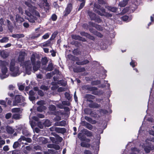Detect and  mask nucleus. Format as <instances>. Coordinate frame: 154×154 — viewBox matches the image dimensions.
I'll list each match as a JSON object with an SVG mask.
<instances>
[{
  "mask_svg": "<svg viewBox=\"0 0 154 154\" xmlns=\"http://www.w3.org/2000/svg\"><path fill=\"white\" fill-rule=\"evenodd\" d=\"M37 104L39 106H44L45 104V102L42 100H39L37 102Z\"/></svg>",
  "mask_w": 154,
  "mask_h": 154,
  "instance_id": "6e6d98bb",
  "label": "nucleus"
},
{
  "mask_svg": "<svg viewBox=\"0 0 154 154\" xmlns=\"http://www.w3.org/2000/svg\"><path fill=\"white\" fill-rule=\"evenodd\" d=\"M52 114L53 115L56 116H60L62 115V113L60 111H54L53 112Z\"/></svg>",
  "mask_w": 154,
  "mask_h": 154,
  "instance_id": "a18cd8bd",
  "label": "nucleus"
},
{
  "mask_svg": "<svg viewBox=\"0 0 154 154\" xmlns=\"http://www.w3.org/2000/svg\"><path fill=\"white\" fill-rule=\"evenodd\" d=\"M56 137V141H55V142H53L57 143V141L61 143L63 140L62 138L60 136L58 135L57 134H56L55 136Z\"/></svg>",
  "mask_w": 154,
  "mask_h": 154,
  "instance_id": "bb28decb",
  "label": "nucleus"
},
{
  "mask_svg": "<svg viewBox=\"0 0 154 154\" xmlns=\"http://www.w3.org/2000/svg\"><path fill=\"white\" fill-rule=\"evenodd\" d=\"M67 57L69 60L73 61H76L77 62H79L80 60L78 57L71 54H68L67 55Z\"/></svg>",
  "mask_w": 154,
  "mask_h": 154,
  "instance_id": "9d476101",
  "label": "nucleus"
},
{
  "mask_svg": "<svg viewBox=\"0 0 154 154\" xmlns=\"http://www.w3.org/2000/svg\"><path fill=\"white\" fill-rule=\"evenodd\" d=\"M99 111L100 114V116L104 115L106 114V109H100Z\"/></svg>",
  "mask_w": 154,
  "mask_h": 154,
  "instance_id": "603ef678",
  "label": "nucleus"
},
{
  "mask_svg": "<svg viewBox=\"0 0 154 154\" xmlns=\"http://www.w3.org/2000/svg\"><path fill=\"white\" fill-rule=\"evenodd\" d=\"M82 2L80 4L78 8V11H79L82 9L85 5V1H84Z\"/></svg>",
  "mask_w": 154,
  "mask_h": 154,
  "instance_id": "ea45409f",
  "label": "nucleus"
},
{
  "mask_svg": "<svg viewBox=\"0 0 154 154\" xmlns=\"http://www.w3.org/2000/svg\"><path fill=\"white\" fill-rule=\"evenodd\" d=\"M129 10V8H126L124 9L122 11V12L120 13L119 14H122L126 13Z\"/></svg>",
  "mask_w": 154,
  "mask_h": 154,
  "instance_id": "052dcab7",
  "label": "nucleus"
},
{
  "mask_svg": "<svg viewBox=\"0 0 154 154\" xmlns=\"http://www.w3.org/2000/svg\"><path fill=\"white\" fill-rule=\"evenodd\" d=\"M85 134L87 136V137H91L92 136V134L91 132L90 131H89L87 130H86L85 131Z\"/></svg>",
  "mask_w": 154,
  "mask_h": 154,
  "instance_id": "c03bdc74",
  "label": "nucleus"
},
{
  "mask_svg": "<svg viewBox=\"0 0 154 154\" xmlns=\"http://www.w3.org/2000/svg\"><path fill=\"white\" fill-rule=\"evenodd\" d=\"M6 130L7 133L9 134H13L14 132V130L12 127L10 126H7Z\"/></svg>",
  "mask_w": 154,
  "mask_h": 154,
  "instance_id": "6ab92c4d",
  "label": "nucleus"
},
{
  "mask_svg": "<svg viewBox=\"0 0 154 154\" xmlns=\"http://www.w3.org/2000/svg\"><path fill=\"white\" fill-rule=\"evenodd\" d=\"M43 125L45 127H49L51 125V122L49 120L47 119L45 120V122L43 123Z\"/></svg>",
  "mask_w": 154,
  "mask_h": 154,
  "instance_id": "7c9ffc66",
  "label": "nucleus"
},
{
  "mask_svg": "<svg viewBox=\"0 0 154 154\" xmlns=\"http://www.w3.org/2000/svg\"><path fill=\"white\" fill-rule=\"evenodd\" d=\"M31 8L29 9V11H30L32 14L35 15L37 17H39L40 16L39 13L35 9V7Z\"/></svg>",
  "mask_w": 154,
  "mask_h": 154,
  "instance_id": "2eb2a0df",
  "label": "nucleus"
},
{
  "mask_svg": "<svg viewBox=\"0 0 154 154\" xmlns=\"http://www.w3.org/2000/svg\"><path fill=\"white\" fill-rule=\"evenodd\" d=\"M72 4L71 3L69 4L65 9L64 16H66L69 14L72 9Z\"/></svg>",
  "mask_w": 154,
  "mask_h": 154,
  "instance_id": "6e6552de",
  "label": "nucleus"
},
{
  "mask_svg": "<svg viewBox=\"0 0 154 154\" xmlns=\"http://www.w3.org/2000/svg\"><path fill=\"white\" fill-rule=\"evenodd\" d=\"M89 62L90 61L88 60L85 59L81 62H79H79H76L75 64L78 65H84L89 63Z\"/></svg>",
  "mask_w": 154,
  "mask_h": 154,
  "instance_id": "f8f14e48",
  "label": "nucleus"
},
{
  "mask_svg": "<svg viewBox=\"0 0 154 154\" xmlns=\"http://www.w3.org/2000/svg\"><path fill=\"white\" fill-rule=\"evenodd\" d=\"M57 34H58V32L57 31L54 32L52 34L51 38L49 39L51 41L52 40H53L54 39V38H55V37H56V36L57 35Z\"/></svg>",
  "mask_w": 154,
  "mask_h": 154,
  "instance_id": "4c0bfd02",
  "label": "nucleus"
},
{
  "mask_svg": "<svg viewBox=\"0 0 154 154\" xmlns=\"http://www.w3.org/2000/svg\"><path fill=\"white\" fill-rule=\"evenodd\" d=\"M95 20L96 22L98 23H100L102 21V20L99 16H96L95 18V20Z\"/></svg>",
  "mask_w": 154,
  "mask_h": 154,
  "instance_id": "49530a36",
  "label": "nucleus"
},
{
  "mask_svg": "<svg viewBox=\"0 0 154 154\" xmlns=\"http://www.w3.org/2000/svg\"><path fill=\"white\" fill-rule=\"evenodd\" d=\"M55 131L58 133L64 134L66 131V130L65 128H61L60 127H56Z\"/></svg>",
  "mask_w": 154,
  "mask_h": 154,
  "instance_id": "9b49d317",
  "label": "nucleus"
},
{
  "mask_svg": "<svg viewBox=\"0 0 154 154\" xmlns=\"http://www.w3.org/2000/svg\"><path fill=\"white\" fill-rule=\"evenodd\" d=\"M20 111V109L19 108H14L12 109V112H19Z\"/></svg>",
  "mask_w": 154,
  "mask_h": 154,
  "instance_id": "de8ad7c7",
  "label": "nucleus"
},
{
  "mask_svg": "<svg viewBox=\"0 0 154 154\" xmlns=\"http://www.w3.org/2000/svg\"><path fill=\"white\" fill-rule=\"evenodd\" d=\"M49 110L50 111H54L56 110V106L53 105H51L49 107Z\"/></svg>",
  "mask_w": 154,
  "mask_h": 154,
  "instance_id": "58836bf2",
  "label": "nucleus"
},
{
  "mask_svg": "<svg viewBox=\"0 0 154 154\" xmlns=\"http://www.w3.org/2000/svg\"><path fill=\"white\" fill-rule=\"evenodd\" d=\"M85 98L87 99L93 100L95 98V97L91 94H87L85 95Z\"/></svg>",
  "mask_w": 154,
  "mask_h": 154,
  "instance_id": "72a5a7b5",
  "label": "nucleus"
},
{
  "mask_svg": "<svg viewBox=\"0 0 154 154\" xmlns=\"http://www.w3.org/2000/svg\"><path fill=\"white\" fill-rule=\"evenodd\" d=\"M21 115L19 114L15 113L13 115L12 117L13 119L16 120H18L21 118Z\"/></svg>",
  "mask_w": 154,
  "mask_h": 154,
  "instance_id": "473e14b6",
  "label": "nucleus"
},
{
  "mask_svg": "<svg viewBox=\"0 0 154 154\" xmlns=\"http://www.w3.org/2000/svg\"><path fill=\"white\" fill-rule=\"evenodd\" d=\"M91 111V109L88 108L85 109L84 110V112L86 114H89L90 115Z\"/></svg>",
  "mask_w": 154,
  "mask_h": 154,
  "instance_id": "680f3d73",
  "label": "nucleus"
},
{
  "mask_svg": "<svg viewBox=\"0 0 154 154\" xmlns=\"http://www.w3.org/2000/svg\"><path fill=\"white\" fill-rule=\"evenodd\" d=\"M80 146L82 147L88 148L90 147L91 145L89 143L84 142H82L81 143Z\"/></svg>",
  "mask_w": 154,
  "mask_h": 154,
  "instance_id": "a878e982",
  "label": "nucleus"
},
{
  "mask_svg": "<svg viewBox=\"0 0 154 154\" xmlns=\"http://www.w3.org/2000/svg\"><path fill=\"white\" fill-rule=\"evenodd\" d=\"M25 12V14L27 16H28V17H30L31 16L33 15L32 14V13L29 11H28L26 10Z\"/></svg>",
  "mask_w": 154,
  "mask_h": 154,
  "instance_id": "69168bd1",
  "label": "nucleus"
},
{
  "mask_svg": "<svg viewBox=\"0 0 154 154\" xmlns=\"http://www.w3.org/2000/svg\"><path fill=\"white\" fill-rule=\"evenodd\" d=\"M59 123L60 124L59 125H60L61 126H64L66 125V122L64 120L59 122Z\"/></svg>",
  "mask_w": 154,
  "mask_h": 154,
  "instance_id": "13d9d810",
  "label": "nucleus"
},
{
  "mask_svg": "<svg viewBox=\"0 0 154 154\" xmlns=\"http://www.w3.org/2000/svg\"><path fill=\"white\" fill-rule=\"evenodd\" d=\"M62 104L63 105H66L69 106L70 105V103L67 101H63L62 102Z\"/></svg>",
  "mask_w": 154,
  "mask_h": 154,
  "instance_id": "4d7b16f0",
  "label": "nucleus"
},
{
  "mask_svg": "<svg viewBox=\"0 0 154 154\" xmlns=\"http://www.w3.org/2000/svg\"><path fill=\"white\" fill-rule=\"evenodd\" d=\"M24 101L25 99L22 96L20 95H16L13 102V105H17L18 104L23 102Z\"/></svg>",
  "mask_w": 154,
  "mask_h": 154,
  "instance_id": "423d86ee",
  "label": "nucleus"
},
{
  "mask_svg": "<svg viewBox=\"0 0 154 154\" xmlns=\"http://www.w3.org/2000/svg\"><path fill=\"white\" fill-rule=\"evenodd\" d=\"M51 45V41L48 39L42 44V46L44 47H47Z\"/></svg>",
  "mask_w": 154,
  "mask_h": 154,
  "instance_id": "cd10ccee",
  "label": "nucleus"
},
{
  "mask_svg": "<svg viewBox=\"0 0 154 154\" xmlns=\"http://www.w3.org/2000/svg\"><path fill=\"white\" fill-rule=\"evenodd\" d=\"M50 33H47L43 35L42 37V38L45 39L48 38L50 36Z\"/></svg>",
  "mask_w": 154,
  "mask_h": 154,
  "instance_id": "864d4df0",
  "label": "nucleus"
},
{
  "mask_svg": "<svg viewBox=\"0 0 154 154\" xmlns=\"http://www.w3.org/2000/svg\"><path fill=\"white\" fill-rule=\"evenodd\" d=\"M57 84H60L61 85L63 86H65L67 84L66 82H65L63 80H59L57 82Z\"/></svg>",
  "mask_w": 154,
  "mask_h": 154,
  "instance_id": "f704fd0d",
  "label": "nucleus"
},
{
  "mask_svg": "<svg viewBox=\"0 0 154 154\" xmlns=\"http://www.w3.org/2000/svg\"><path fill=\"white\" fill-rule=\"evenodd\" d=\"M23 134L25 136L30 137V134L28 131L27 130H23Z\"/></svg>",
  "mask_w": 154,
  "mask_h": 154,
  "instance_id": "c9c22d12",
  "label": "nucleus"
},
{
  "mask_svg": "<svg viewBox=\"0 0 154 154\" xmlns=\"http://www.w3.org/2000/svg\"><path fill=\"white\" fill-rule=\"evenodd\" d=\"M72 38L75 39L79 40L81 38V37L79 35H75L72 36Z\"/></svg>",
  "mask_w": 154,
  "mask_h": 154,
  "instance_id": "e2e57ef3",
  "label": "nucleus"
},
{
  "mask_svg": "<svg viewBox=\"0 0 154 154\" xmlns=\"http://www.w3.org/2000/svg\"><path fill=\"white\" fill-rule=\"evenodd\" d=\"M86 127L90 130H91L93 128V126L88 123L86 126Z\"/></svg>",
  "mask_w": 154,
  "mask_h": 154,
  "instance_id": "338daca9",
  "label": "nucleus"
},
{
  "mask_svg": "<svg viewBox=\"0 0 154 154\" xmlns=\"http://www.w3.org/2000/svg\"><path fill=\"white\" fill-rule=\"evenodd\" d=\"M32 64V65L33 70L35 72L37 71L41 66V62L37 61L36 63L35 56L34 54H32L30 58Z\"/></svg>",
  "mask_w": 154,
  "mask_h": 154,
  "instance_id": "f257e3e1",
  "label": "nucleus"
},
{
  "mask_svg": "<svg viewBox=\"0 0 154 154\" xmlns=\"http://www.w3.org/2000/svg\"><path fill=\"white\" fill-rule=\"evenodd\" d=\"M145 152L146 153H149L150 151L154 149V146L151 145H147L146 144H144L142 146Z\"/></svg>",
  "mask_w": 154,
  "mask_h": 154,
  "instance_id": "0eeeda50",
  "label": "nucleus"
},
{
  "mask_svg": "<svg viewBox=\"0 0 154 154\" xmlns=\"http://www.w3.org/2000/svg\"><path fill=\"white\" fill-rule=\"evenodd\" d=\"M54 69V66L52 63H50L48 65L46 68V70L48 71H52Z\"/></svg>",
  "mask_w": 154,
  "mask_h": 154,
  "instance_id": "c756f323",
  "label": "nucleus"
},
{
  "mask_svg": "<svg viewBox=\"0 0 154 154\" xmlns=\"http://www.w3.org/2000/svg\"><path fill=\"white\" fill-rule=\"evenodd\" d=\"M46 109V107L45 106H39L37 108V110L38 112H42L44 110Z\"/></svg>",
  "mask_w": 154,
  "mask_h": 154,
  "instance_id": "4be33fe9",
  "label": "nucleus"
},
{
  "mask_svg": "<svg viewBox=\"0 0 154 154\" xmlns=\"http://www.w3.org/2000/svg\"><path fill=\"white\" fill-rule=\"evenodd\" d=\"M90 115L91 117L94 118H96L98 117H100V116L98 115L95 111L92 110L90 113Z\"/></svg>",
  "mask_w": 154,
  "mask_h": 154,
  "instance_id": "c85d7f7f",
  "label": "nucleus"
},
{
  "mask_svg": "<svg viewBox=\"0 0 154 154\" xmlns=\"http://www.w3.org/2000/svg\"><path fill=\"white\" fill-rule=\"evenodd\" d=\"M89 106L92 108H98L100 107V105L96 103H91L88 104Z\"/></svg>",
  "mask_w": 154,
  "mask_h": 154,
  "instance_id": "ddd939ff",
  "label": "nucleus"
},
{
  "mask_svg": "<svg viewBox=\"0 0 154 154\" xmlns=\"http://www.w3.org/2000/svg\"><path fill=\"white\" fill-rule=\"evenodd\" d=\"M15 61L14 60H12L10 63V70L13 72L12 75L14 76H16L19 75V68L18 66L15 67Z\"/></svg>",
  "mask_w": 154,
  "mask_h": 154,
  "instance_id": "f03ea898",
  "label": "nucleus"
},
{
  "mask_svg": "<svg viewBox=\"0 0 154 154\" xmlns=\"http://www.w3.org/2000/svg\"><path fill=\"white\" fill-rule=\"evenodd\" d=\"M88 15L90 18L91 20H94L95 19L96 16V14L91 11H88Z\"/></svg>",
  "mask_w": 154,
  "mask_h": 154,
  "instance_id": "4468645a",
  "label": "nucleus"
},
{
  "mask_svg": "<svg viewBox=\"0 0 154 154\" xmlns=\"http://www.w3.org/2000/svg\"><path fill=\"white\" fill-rule=\"evenodd\" d=\"M72 53L75 55H78L80 54L79 51L77 49L74 50L72 51Z\"/></svg>",
  "mask_w": 154,
  "mask_h": 154,
  "instance_id": "bf43d9fd",
  "label": "nucleus"
},
{
  "mask_svg": "<svg viewBox=\"0 0 154 154\" xmlns=\"http://www.w3.org/2000/svg\"><path fill=\"white\" fill-rule=\"evenodd\" d=\"M22 66L25 67L26 72L28 75H30L31 72L32 66L29 60L26 61L23 63Z\"/></svg>",
  "mask_w": 154,
  "mask_h": 154,
  "instance_id": "39448f33",
  "label": "nucleus"
},
{
  "mask_svg": "<svg viewBox=\"0 0 154 154\" xmlns=\"http://www.w3.org/2000/svg\"><path fill=\"white\" fill-rule=\"evenodd\" d=\"M8 40L9 39L8 37H3L2 39L0 40V42L1 43L6 42H8Z\"/></svg>",
  "mask_w": 154,
  "mask_h": 154,
  "instance_id": "a19ab883",
  "label": "nucleus"
},
{
  "mask_svg": "<svg viewBox=\"0 0 154 154\" xmlns=\"http://www.w3.org/2000/svg\"><path fill=\"white\" fill-rule=\"evenodd\" d=\"M20 144L18 141L15 142L13 145V147L14 149H16L19 147Z\"/></svg>",
  "mask_w": 154,
  "mask_h": 154,
  "instance_id": "09e8293b",
  "label": "nucleus"
},
{
  "mask_svg": "<svg viewBox=\"0 0 154 154\" xmlns=\"http://www.w3.org/2000/svg\"><path fill=\"white\" fill-rule=\"evenodd\" d=\"M100 81L98 80L93 81L91 82V84L92 85H96L100 84Z\"/></svg>",
  "mask_w": 154,
  "mask_h": 154,
  "instance_id": "e433bc0d",
  "label": "nucleus"
},
{
  "mask_svg": "<svg viewBox=\"0 0 154 154\" xmlns=\"http://www.w3.org/2000/svg\"><path fill=\"white\" fill-rule=\"evenodd\" d=\"M51 18L52 21H55L57 19V16L55 14H54L52 15Z\"/></svg>",
  "mask_w": 154,
  "mask_h": 154,
  "instance_id": "5fc2aeb1",
  "label": "nucleus"
},
{
  "mask_svg": "<svg viewBox=\"0 0 154 154\" xmlns=\"http://www.w3.org/2000/svg\"><path fill=\"white\" fill-rule=\"evenodd\" d=\"M40 88L45 91H47L48 89L47 86H46L45 85H42L40 87Z\"/></svg>",
  "mask_w": 154,
  "mask_h": 154,
  "instance_id": "0e129e2a",
  "label": "nucleus"
},
{
  "mask_svg": "<svg viewBox=\"0 0 154 154\" xmlns=\"http://www.w3.org/2000/svg\"><path fill=\"white\" fill-rule=\"evenodd\" d=\"M11 36L13 38L19 39L24 37V35L23 34H13Z\"/></svg>",
  "mask_w": 154,
  "mask_h": 154,
  "instance_id": "393cba45",
  "label": "nucleus"
},
{
  "mask_svg": "<svg viewBox=\"0 0 154 154\" xmlns=\"http://www.w3.org/2000/svg\"><path fill=\"white\" fill-rule=\"evenodd\" d=\"M7 22L9 30L10 32H12L13 27L11 23L8 20H7Z\"/></svg>",
  "mask_w": 154,
  "mask_h": 154,
  "instance_id": "f3484780",
  "label": "nucleus"
},
{
  "mask_svg": "<svg viewBox=\"0 0 154 154\" xmlns=\"http://www.w3.org/2000/svg\"><path fill=\"white\" fill-rule=\"evenodd\" d=\"M27 19L30 22L34 23L35 22V20H36L37 18L36 17L32 15L29 17L27 18Z\"/></svg>",
  "mask_w": 154,
  "mask_h": 154,
  "instance_id": "aec40b11",
  "label": "nucleus"
},
{
  "mask_svg": "<svg viewBox=\"0 0 154 154\" xmlns=\"http://www.w3.org/2000/svg\"><path fill=\"white\" fill-rule=\"evenodd\" d=\"M25 59V55L24 54H22L20 55L18 58V61L19 62H21L22 65H23V63H22V62H24V60Z\"/></svg>",
  "mask_w": 154,
  "mask_h": 154,
  "instance_id": "a211bd4d",
  "label": "nucleus"
},
{
  "mask_svg": "<svg viewBox=\"0 0 154 154\" xmlns=\"http://www.w3.org/2000/svg\"><path fill=\"white\" fill-rule=\"evenodd\" d=\"M85 67H81L80 66H76L73 68V71L76 73L84 72L85 71Z\"/></svg>",
  "mask_w": 154,
  "mask_h": 154,
  "instance_id": "1a4fd4ad",
  "label": "nucleus"
},
{
  "mask_svg": "<svg viewBox=\"0 0 154 154\" xmlns=\"http://www.w3.org/2000/svg\"><path fill=\"white\" fill-rule=\"evenodd\" d=\"M94 6L95 8H94V11L98 15L101 16H105L106 14L105 10L103 7H101L97 4H95Z\"/></svg>",
  "mask_w": 154,
  "mask_h": 154,
  "instance_id": "20e7f679",
  "label": "nucleus"
},
{
  "mask_svg": "<svg viewBox=\"0 0 154 154\" xmlns=\"http://www.w3.org/2000/svg\"><path fill=\"white\" fill-rule=\"evenodd\" d=\"M48 60L47 57H42L41 59V62L42 65H45L47 63Z\"/></svg>",
  "mask_w": 154,
  "mask_h": 154,
  "instance_id": "2f4dec72",
  "label": "nucleus"
},
{
  "mask_svg": "<svg viewBox=\"0 0 154 154\" xmlns=\"http://www.w3.org/2000/svg\"><path fill=\"white\" fill-rule=\"evenodd\" d=\"M16 20L17 22L20 21V23H21L24 21L23 18L20 16H18V17L16 16Z\"/></svg>",
  "mask_w": 154,
  "mask_h": 154,
  "instance_id": "37998d69",
  "label": "nucleus"
},
{
  "mask_svg": "<svg viewBox=\"0 0 154 154\" xmlns=\"http://www.w3.org/2000/svg\"><path fill=\"white\" fill-rule=\"evenodd\" d=\"M128 0H123L119 2V6L120 7H124L128 3Z\"/></svg>",
  "mask_w": 154,
  "mask_h": 154,
  "instance_id": "5701e85b",
  "label": "nucleus"
},
{
  "mask_svg": "<svg viewBox=\"0 0 154 154\" xmlns=\"http://www.w3.org/2000/svg\"><path fill=\"white\" fill-rule=\"evenodd\" d=\"M25 4L27 6H28L29 7V9H31V8H32L35 7H34L32 6V5L31 4L28 2H25Z\"/></svg>",
  "mask_w": 154,
  "mask_h": 154,
  "instance_id": "3c124183",
  "label": "nucleus"
},
{
  "mask_svg": "<svg viewBox=\"0 0 154 154\" xmlns=\"http://www.w3.org/2000/svg\"><path fill=\"white\" fill-rule=\"evenodd\" d=\"M80 33L81 35L85 36L86 37H87L88 35V33L86 32H83V31L81 32H80Z\"/></svg>",
  "mask_w": 154,
  "mask_h": 154,
  "instance_id": "774afa93",
  "label": "nucleus"
},
{
  "mask_svg": "<svg viewBox=\"0 0 154 154\" xmlns=\"http://www.w3.org/2000/svg\"><path fill=\"white\" fill-rule=\"evenodd\" d=\"M94 34L100 38H102L103 37V35L100 32L97 31H94Z\"/></svg>",
  "mask_w": 154,
  "mask_h": 154,
  "instance_id": "8fccbe9b",
  "label": "nucleus"
},
{
  "mask_svg": "<svg viewBox=\"0 0 154 154\" xmlns=\"http://www.w3.org/2000/svg\"><path fill=\"white\" fill-rule=\"evenodd\" d=\"M110 11L114 12H118V8L114 7H106Z\"/></svg>",
  "mask_w": 154,
  "mask_h": 154,
  "instance_id": "b1692460",
  "label": "nucleus"
},
{
  "mask_svg": "<svg viewBox=\"0 0 154 154\" xmlns=\"http://www.w3.org/2000/svg\"><path fill=\"white\" fill-rule=\"evenodd\" d=\"M84 89L92 91V94L95 95H98L99 94V91H97L98 88L95 87L91 86L89 85H85L83 86Z\"/></svg>",
  "mask_w": 154,
  "mask_h": 154,
  "instance_id": "7ed1b4c3",
  "label": "nucleus"
},
{
  "mask_svg": "<svg viewBox=\"0 0 154 154\" xmlns=\"http://www.w3.org/2000/svg\"><path fill=\"white\" fill-rule=\"evenodd\" d=\"M85 119L86 121L92 124H95L97 123V122L95 120H93L91 118L88 116H85Z\"/></svg>",
  "mask_w": 154,
  "mask_h": 154,
  "instance_id": "dca6fc26",
  "label": "nucleus"
},
{
  "mask_svg": "<svg viewBox=\"0 0 154 154\" xmlns=\"http://www.w3.org/2000/svg\"><path fill=\"white\" fill-rule=\"evenodd\" d=\"M1 71L3 75H5L8 71V69L5 65H3L2 66Z\"/></svg>",
  "mask_w": 154,
  "mask_h": 154,
  "instance_id": "412c9836",
  "label": "nucleus"
},
{
  "mask_svg": "<svg viewBox=\"0 0 154 154\" xmlns=\"http://www.w3.org/2000/svg\"><path fill=\"white\" fill-rule=\"evenodd\" d=\"M65 96L67 99L69 100H70L71 99L72 97L71 96L70 94L69 93L66 92L65 94Z\"/></svg>",
  "mask_w": 154,
  "mask_h": 154,
  "instance_id": "79ce46f5",
  "label": "nucleus"
}]
</instances>
